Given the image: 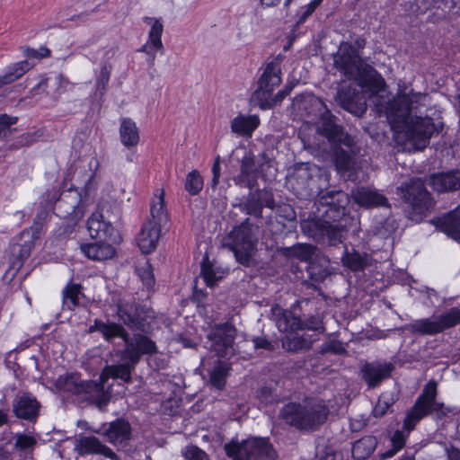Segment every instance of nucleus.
Instances as JSON below:
<instances>
[{
	"mask_svg": "<svg viewBox=\"0 0 460 460\" xmlns=\"http://www.w3.org/2000/svg\"><path fill=\"white\" fill-rule=\"evenodd\" d=\"M349 204V196L343 190H322L318 195L319 218L308 224L311 235L330 247L342 244L343 226L340 222L347 215Z\"/></svg>",
	"mask_w": 460,
	"mask_h": 460,
	"instance_id": "nucleus-1",
	"label": "nucleus"
},
{
	"mask_svg": "<svg viewBox=\"0 0 460 460\" xmlns=\"http://www.w3.org/2000/svg\"><path fill=\"white\" fill-rule=\"evenodd\" d=\"M438 383L434 379L429 380L415 400L412 407L407 411L402 430H395L390 438L391 448L379 454V460H386L395 456L406 444L409 433L425 417L431 415L436 420H442L449 412V409L441 402H438Z\"/></svg>",
	"mask_w": 460,
	"mask_h": 460,
	"instance_id": "nucleus-2",
	"label": "nucleus"
},
{
	"mask_svg": "<svg viewBox=\"0 0 460 460\" xmlns=\"http://www.w3.org/2000/svg\"><path fill=\"white\" fill-rule=\"evenodd\" d=\"M316 132L327 140L337 171L341 173L353 172L360 146L329 110L321 114Z\"/></svg>",
	"mask_w": 460,
	"mask_h": 460,
	"instance_id": "nucleus-3",
	"label": "nucleus"
},
{
	"mask_svg": "<svg viewBox=\"0 0 460 460\" xmlns=\"http://www.w3.org/2000/svg\"><path fill=\"white\" fill-rule=\"evenodd\" d=\"M328 406L318 400L286 403L279 411V417L289 427L299 431L313 432L325 423L329 416Z\"/></svg>",
	"mask_w": 460,
	"mask_h": 460,
	"instance_id": "nucleus-4",
	"label": "nucleus"
},
{
	"mask_svg": "<svg viewBox=\"0 0 460 460\" xmlns=\"http://www.w3.org/2000/svg\"><path fill=\"white\" fill-rule=\"evenodd\" d=\"M259 243V226L246 217L224 238L223 246L234 252L236 261L244 266L255 265L254 255Z\"/></svg>",
	"mask_w": 460,
	"mask_h": 460,
	"instance_id": "nucleus-5",
	"label": "nucleus"
},
{
	"mask_svg": "<svg viewBox=\"0 0 460 460\" xmlns=\"http://www.w3.org/2000/svg\"><path fill=\"white\" fill-rule=\"evenodd\" d=\"M55 386L60 391L83 394L84 400L95 404L102 411L105 409L111 399V395L104 391L102 383L81 380L77 373L59 376L55 381Z\"/></svg>",
	"mask_w": 460,
	"mask_h": 460,
	"instance_id": "nucleus-6",
	"label": "nucleus"
},
{
	"mask_svg": "<svg viewBox=\"0 0 460 460\" xmlns=\"http://www.w3.org/2000/svg\"><path fill=\"white\" fill-rule=\"evenodd\" d=\"M281 70L277 61L268 63L258 80V87L252 93V101L261 110H269L279 104L288 96L280 90L273 95L274 89L281 83Z\"/></svg>",
	"mask_w": 460,
	"mask_h": 460,
	"instance_id": "nucleus-7",
	"label": "nucleus"
},
{
	"mask_svg": "<svg viewBox=\"0 0 460 460\" xmlns=\"http://www.w3.org/2000/svg\"><path fill=\"white\" fill-rule=\"evenodd\" d=\"M225 452L233 460H276L277 453L269 438L251 437L242 442L225 444Z\"/></svg>",
	"mask_w": 460,
	"mask_h": 460,
	"instance_id": "nucleus-8",
	"label": "nucleus"
},
{
	"mask_svg": "<svg viewBox=\"0 0 460 460\" xmlns=\"http://www.w3.org/2000/svg\"><path fill=\"white\" fill-rule=\"evenodd\" d=\"M397 195L409 205V217L420 222L433 208L434 201L420 179L413 178L397 188Z\"/></svg>",
	"mask_w": 460,
	"mask_h": 460,
	"instance_id": "nucleus-9",
	"label": "nucleus"
},
{
	"mask_svg": "<svg viewBox=\"0 0 460 460\" xmlns=\"http://www.w3.org/2000/svg\"><path fill=\"white\" fill-rule=\"evenodd\" d=\"M460 324V308L452 307L447 312L433 318L415 320L403 326V330L413 335H436Z\"/></svg>",
	"mask_w": 460,
	"mask_h": 460,
	"instance_id": "nucleus-10",
	"label": "nucleus"
},
{
	"mask_svg": "<svg viewBox=\"0 0 460 460\" xmlns=\"http://www.w3.org/2000/svg\"><path fill=\"white\" fill-rule=\"evenodd\" d=\"M154 311L146 304L131 301H119L117 304V315L132 331L147 332L150 329L148 319L154 318Z\"/></svg>",
	"mask_w": 460,
	"mask_h": 460,
	"instance_id": "nucleus-11",
	"label": "nucleus"
},
{
	"mask_svg": "<svg viewBox=\"0 0 460 460\" xmlns=\"http://www.w3.org/2000/svg\"><path fill=\"white\" fill-rule=\"evenodd\" d=\"M236 328L229 322L217 323L211 327L207 335L211 351L219 358H230L234 355Z\"/></svg>",
	"mask_w": 460,
	"mask_h": 460,
	"instance_id": "nucleus-12",
	"label": "nucleus"
},
{
	"mask_svg": "<svg viewBox=\"0 0 460 460\" xmlns=\"http://www.w3.org/2000/svg\"><path fill=\"white\" fill-rule=\"evenodd\" d=\"M334 67L345 77L357 80L364 64L362 59L352 44L348 41H341L336 53L332 55Z\"/></svg>",
	"mask_w": 460,
	"mask_h": 460,
	"instance_id": "nucleus-13",
	"label": "nucleus"
},
{
	"mask_svg": "<svg viewBox=\"0 0 460 460\" xmlns=\"http://www.w3.org/2000/svg\"><path fill=\"white\" fill-rule=\"evenodd\" d=\"M234 207L248 216L253 217L256 219L262 218L263 208L274 209L275 199L271 189L268 188H256L249 191L243 196L238 204Z\"/></svg>",
	"mask_w": 460,
	"mask_h": 460,
	"instance_id": "nucleus-14",
	"label": "nucleus"
},
{
	"mask_svg": "<svg viewBox=\"0 0 460 460\" xmlns=\"http://www.w3.org/2000/svg\"><path fill=\"white\" fill-rule=\"evenodd\" d=\"M402 126L406 139L412 144L415 150L419 151H422L429 146L435 129V123L429 117L414 116Z\"/></svg>",
	"mask_w": 460,
	"mask_h": 460,
	"instance_id": "nucleus-15",
	"label": "nucleus"
},
{
	"mask_svg": "<svg viewBox=\"0 0 460 460\" xmlns=\"http://www.w3.org/2000/svg\"><path fill=\"white\" fill-rule=\"evenodd\" d=\"M146 332H139L126 336L125 348L118 351L119 358H128L132 363L138 364L142 356L157 353L155 342Z\"/></svg>",
	"mask_w": 460,
	"mask_h": 460,
	"instance_id": "nucleus-16",
	"label": "nucleus"
},
{
	"mask_svg": "<svg viewBox=\"0 0 460 460\" xmlns=\"http://www.w3.org/2000/svg\"><path fill=\"white\" fill-rule=\"evenodd\" d=\"M52 209L58 217L70 218L76 225L84 215L81 192L72 188L62 191Z\"/></svg>",
	"mask_w": 460,
	"mask_h": 460,
	"instance_id": "nucleus-17",
	"label": "nucleus"
},
{
	"mask_svg": "<svg viewBox=\"0 0 460 460\" xmlns=\"http://www.w3.org/2000/svg\"><path fill=\"white\" fill-rule=\"evenodd\" d=\"M34 246L33 234L29 231H22L14 237L10 248L11 264L5 274H10L12 279H13L22 267L24 261L30 257Z\"/></svg>",
	"mask_w": 460,
	"mask_h": 460,
	"instance_id": "nucleus-18",
	"label": "nucleus"
},
{
	"mask_svg": "<svg viewBox=\"0 0 460 460\" xmlns=\"http://www.w3.org/2000/svg\"><path fill=\"white\" fill-rule=\"evenodd\" d=\"M42 405L31 393L21 391L15 394L12 401V412L18 420L29 423H36Z\"/></svg>",
	"mask_w": 460,
	"mask_h": 460,
	"instance_id": "nucleus-19",
	"label": "nucleus"
},
{
	"mask_svg": "<svg viewBox=\"0 0 460 460\" xmlns=\"http://www.w3.org/2000/svg\"><path fill=\"white\" fill-rule=\"evenodd\" d=\"M340 107L352 115L361 118L367 112V105L363 93L354 86H341L336 93Z\"/></svg>",
	"mask_w": 460,
	"mask_h": 460,
	"instance_id": "nucleus-20",
	"label": "nucleus"
},
{
	"mask_svg": "<svg viewBox=\"0 0 460 460\" xmlns=\"http://www.w3.org/2000/svg\"><path fill=\"white\" fill-rule=\"evenodd\" d=\"M394 369V364L385 360L366 362L360 368V376L368 389H375L390 378Z\"/></svg>",
	"mask_w": 460,
	"mask_h": 460,
	"instance_id": "nucleus-21",
	"label": "nucleus"
},
{
	"mask_svg": "<svg viewBox=\"0 0 460 460\" xmlns=\"http://www.w3.org/2000/svg\"><path fill=\"white\" fill-rule=\"evenodd\" d=\"M93 433L99 434L106 438V440L112 444L118 445L128 441L131 438L132 429L130 423L123 419L119 418L111 422L102 423L99 428H90Z\"/></svg>",
	"mask_w": 460,
	"mask_h": 460,
	"instance_id": "nucleus-22",
	"label": "nucleus"
},
{
	"mask_svg": "<svg viewBox=\"0 0 460 460\" xmlns=\"http://www.w3.org/2000/svg\"><path fill=\"white\" fill-rule=\"evenodd\" d=\"M87 229L92 238L118 243L120 236L111 221L105 220L102 212H94L87 220Z\"/></svg>",
	"mask_w": 460,
	"mask_h": 460,
	"instance_id": "nucleus-23",
	"label": "nucleus"
},
{
	"mask_svg": "<svg viewBox=\"0 0 460 460\" xmlns=\"http://www.w3.org/2000/svg\"><path fill=\"white\" fill-rule=\"evenodd\" d=\"M74 449L79 456L100 455L111 460H119L115 452L94 436H81L75 439Z\"/></svg>",
	"mask_w": 460,
	"mask_h": 460,
	"instance_id": "nucleus-24",
	"label": "nucleus"
},
{
	"mask_svg": "<svg viewBox=\"0 0 460 460\" xmlns=\"http://www.w3.org/2000/svg\"><path fill=\"white\" fill-rule=\"evenodd\" d=\"M270 316L281 332H296L301 328V317L296 314L295 305L287 310L275 304L270 308Z\"/></svg>",
	"mask_w": 460,
	"mask_h": 460,
	"instance_id": "nucleus-25",
	"label": "nucleus"
},
{
	"mask_svg": "<svg viewBox=\"0 0 460 460\" xmlns=\"http://www.w3.org/2000/svg\"><path fill=\"white\" fill-rule=\"evenodd\" d=\"M351 198L357 205L367 209L385 208L390 210L387 198L376 190L364 186L358 187L352 190Z\"/></svg>",
	"mask_w": 460,
	"mask_h": 460,
	"instance_id": "nucleus-26",
	"label": "nucleus"
},
{
	"mask_svg": "<svg viewBox=\"0 0 460 460\" xmlns=\"http://www.w3.org/2000/svg\"><path fill=\"white\" fill-rule=\"evenodd\" d=\"M429 185L438 193L455 192L460 190V169L431 173Z\"/></svg>",
	"mask_w": 460,
	"mask_h": 460,
	"instance_id": "nucleus-27",
	"label": "nucleus"
},
{
	"mask_svg": "<svg viewBox=\"0 0 460 460\" xmlns=\"http://www.w3.org/2000/svg\"><path fill=\"white\" fill-rule=\"evenodd\" d=\"M342 266L353 272L363 271L371 265L372 257L367 252H359L352 248L349 250L346 245H341Z\"/></svg>",
	"mask_w": 460,
	"mask_h": 460,
	"instance_id": "nucleus-28",
	"label": "nucleus"
},
{
	"mask_svg": "<svg viewBox=\"0 0 460 460\" xmlns=\"http://www.w3.org/2000/svg\"><path fill=\"white\" fill-rule=\"evenodd\" d=\"M162 226L154 222H146L137 237V244L141 252L149 254L156 248L161 234Z\"/></svg>",
	"mask_w": 460,
	"mask_h": 460,
	"instance_id": "nucleus-29",
	"label": "nucleus"
},
{
	"mask_svg": "<svg viewBox=\"0 0 460 460\" xmlns=\"http://www.w3.org/2000/svg\"><path fill=\"white\" fill-rule=\"evenodd\" d=\"M436 227L455 241L460 242V210L456 208L434 221Z\"/></svg>",
	"mask_w": 460,
	"mask_h": 460,
	"instance_id": "nucleus-30",
	"label": "nucleus"
},
{
	"mask_svg": "<svg viewBox=\"0 0 460 460\" xmlns=\"http://www.w3.org/2000/svg\"><path fill=\"white\" fill-rule=\"evenodd\" d=\"M412 101L405 93L398 94L389 105V112L395 122L404 124L413 118L411 115Z\"/></svg>",
	"mask_w": 460,
	"mask_h": 460,
	"instance_id": "nucleus-31",
	"label": "nucleus"
},
{
	"mask_svg": "<svg viewBox=\"0 0 460 460\" xmlns=\"http://www.w3.org/2000/svg\"><path fill=\"white\" fill-rule=\"evenodd\" d=\"M273 161L268 157L266 153H261L255 157L251 152L246 153L241 160L240 172L249 173H259L264 176L267 168L272 167Z\"/></svg>",
	"mask_w": 460,
	"mask_h": 460,
	"instance_id": "nucleus-32",
	"label": "nucleus"
},
{
	"mask_svg": "<svg viewBox=\"0 0 460 460\" xmlns=\"http://www.w3.org/2000/svg\"><path fill=\"white\" fill-rule=\"evenodd\" d=\"M107 242L100 240L96 243H83L80 248L87 258L93 261H103L111 258L115 254L114 247Z\"/></svg>",
	"mask_w": 460,
	"mask_h": 460,
	"instance_id": "nucleus-33",
	"label": "nucleus"
},
{
	"mask_svg": "<svg viewBox=\"0 0 460 460\" xmlns=\"http://www.w3.org/2000/svg\"><path fill=\"white\" fill-rule=\"evenodd\" d=\"M358 79H361L363 85L368 87L374 93H378L385 87V81L376 68L368 64H364Z\"/></svg>",
	"mask_w": 460,
	"mask_h": 460,
	"instance_id": "nucleus-34",
	"label": "nucleus"
},
{
	"mask_svg": "<svg viewBox=\"0 0 460 460\" xmlns=\"http://www.w3.org/2000/svg\"><path fill=\"white\" fill-rule=\"evenodd\" d=\"M399 227L398 221L390 214L385 218H376L371 226V233L374 236L387 240L394 239V234Z\"/></svg>",
	"mask_w": 460,
	"mask_h": 460,
	"instance_id": "nucleus-35",
	"label": "nucleus"
},
{
	"mask_svg": "<svg viewBox=\"0 0 460 460\" xmlns=\"http://www.w3.org/2000/svg\"><path fill=\"white\" fill-rule=\"evenodd\" d=\"M123 362L107 366L101 377L106 374L114 379H120L125 383L131 382V373L135 370L137 363H132L128 358H120Z\"/></svg>",
	"mask_w": 460,
	"mask_h": 460,
	"instance_id": "nucleus-36",
	"label": "nucleus"
},
{
	"mask_svg": "<svg viewBox=\"0 0 460 460\" xmlns=\"http://www.w3.org/2000/svg\"><path fill=\"white\" fill-rule=\"evenodd\" d=\"M231 370L230 364L217 359L215 361L213 367L208 371L209 385L216 390L221 391L225 388L226 378Z\"/></svg>",
	"mask_w": 460,
	"mask_h": 460,
	"instance_id": "nucleus-37",
	"label": "nucleus"
},
{
	"mask_svg": "<svg viewBox=\"0 0 460 460\" xmlns=\"http://www.w3.org/2000/svg\"><path fill=\"white\" fill-rule=\"evenodd\" d=\"M119 138L124 146L131 148L139 142V130L136 123L129 118L120 119Z\"/></svg>",
	"mask_w": 460,
	"mask_h": 460,
	"instance_id": "nucleus-38",
	"label": "nucleus"
},
{
	"mask_svg": "<svg viewBox=\"0 0 460 460\" xmlns=\"http://www.w3.org/2000/svg\"><path fill=\"white\" fill-rule=\"evenodd\" d=\"M315 339L310 335H299L296 332H290L282 339V347L289 352H298L300 350L309 349Z\"/></svg>",
	"mask_w": 460,
	"mask_h": 460,
	"instance_id": "nucleus-39",
	"label": "nucleus"
},
{
	"mask_svg": "<svg viewBox=\"0 0 460 460\" xmlns=\"http://www.w3.org/2000/svg\"><path fill=\"white\" fill-rule=\"evenodd\" d=\"M377 438L375 436H365L352 445V456L356 460H365L375 451L377 446Z\"/></svg>",
	"mask_w": 460,
	"mask_h": 460,
	"instance_id": "nucleus-40",
	"label": "nucleus"
},
{
	"mask_svg": "<svg viewBox=\"0 0 460 460\" xmlns=\"http://www.w3.org/2000/svg\"><path fill=\"white\" fill-rule=\"evenodd\" d=\"M260 120L257 116L239 115L231 121V129L234 133L241 136H251L259 126Z\"/></svg>",
	"mask_w": 460,
	"mask_h": 460,
	"instance_id": "nucleus-41",
	"label": "nucleus"
},
{
	"mask_svg": "<svg viewBox=\"0 0 460 460\" xmlns=\"http://www.w3.org/2000/svg\"><path fill=\"white\" fill-rule=\"evenodd\" d=\"M33 66L28 60H22L13 64L5 69L3 75H0V88L21 78L27 71Z\"/></svg>",
	"mask_w": 460,
	"mask_h": 460,
	"instance_id": "nucleus-42",
	"label": "nucleus"
},
{
	"mask_svg": "<svg viewBox=\"0 0 460 460\" xmlns=\"http://www.w3.org/2000/svg\"><path fill=\"white\" fill-rule=\"evenodd\" d=\"M82 294V286L77 283L69 282L62 290L63 306L68 310H74L79 305V296Z\"/></svg>",
	"mask_w": 460,
	"mask_h": 460,
	"instance_id": "nucleus-43",
	"label": "nucleus"
},
{
	"mask_svg": "<svg viewBox=\"0 0 460 460\" xmlns=\"http://www.w3.org/2000/svg\"><path fill=\"white\" fill-rule=\"evenodd\" d=\"M144 22L151 24V29L148 33L149 41L155 49H163L164 45L161 40L164 26L160 20L152 17H145Z\"/></svg>",
	"mask_w": 460,
	"mask_h": 460,
	"instance_id": "nucleus-44",
	"label": "nucleus"
},
{
	"mask_svg": "<svg viewBox=\"0 0 460 460\" xmlns=\"http://www.w3.org/2000/svg\"><path fill=\"white\" fill-rule=\"evenodd\" d=\"M314 247L309 244H296L291 247L284 248L283 254L287 257L296 258L303 261L312 262L314 256Z\"/></svg>",
	"mask_w": 460,
	"mask_h": 460,
	"instance_id": "nucleus-45",
	"label": "nucleus"
},
{
	"mask_svg": "<svg viewBox=\"0 0 460 460\" xmlns=\"http://www.w3.org/2000/svg\"><path fill=\"white\" fill-rule=\"evenodd\" d=\"M150 214L152 218L147 222H154L160 226L167 222L168 215L164 210V191L161 192L157 201L151 204Z\"/></svg>",
	"mask_w": 460,
	"mask_h": 460,
	"instance_id": "nucleus-46",
	"label": "nucleus"
},
{
	"mask_svg": "<svg viewBox=\"0 0 460 460\" xmlns=\"http://www.w3.org/2000/svg\"><path fill=\"white\" fill-rule=\"evenodd\" d=\"M128 333V332L121 324L107 322L102 335L107 342H113L116 338H121L125 341Z\"/></svg>",
	"mask_w": 460,
	"mask_h": 460,
	"instance_id": "nucleus-47",
	"label": "nucleus"
},
{
	"mask_svg": "<svg viewBox=\"0 0 460 460\" xmlns=\"http://www.w3.org/2000/svg\"><path fill=\"white\" fill-rule=\"evenodd\" d=\"M111 66L103 64L102 66L101 71L98 75H96L95 79V96L100 100L104 96L107 91V85L111 78Z\"/></svg>",
	"mask_w": 460,
	"mask_h": 460,
	"instance_id": "nucleus-48",
	"label": "nucleus"
},
{
	"mask_svg": "<svg viewBox=\"0 0 460 460\" xmlns=\"http://www.w3.org/2000/svg\"><path fill=\"white\" fill-rule=\"evenodd\" d=\"M135 271L147 289L153 288L155 279L153 273V268L149 261H146L145 262L137 265Z\"/></svg>",
	"mask_w": 460,
	"mask_h": 460,
	"instance_id": "nucleus-49",
	"label": "nucleus"
},
{
	"mask_svg": "<svg viewBox=\"0 0 460 460\" xmlns=\"http://www.w3.org/2000/svg\"><path fill=\"white\" fill-rule=\"evenodd\" d=\"M184 187L186 191L192 196L198 195L201 191L203 179L199 171L193 170L187 174Z\"/></svg>",
	"mask_w": 460,
	"mask_h": 460,
	"instance_id": "nucleus-50",
	"label": "nucleus"
},
{
	"mask_svg": "<svg viewBox=\"0 0 460 460\" xmlns=\"http://www.w3.org/2000/svg\"><path fill=\"white\" fill-rule=\"evenodd\" d=\"M201 275L204 279L205 283L208 287H213L217 284V280L221 279V277L217 276V272L208 260V255L203 258L201 262Z\"/></svg>",
	"mask_w": 460,
	"mask_h": 460,
	"instance_id": "nucleus-51",
	"label": "nucleus"
},
{
	"mask_svg": "<svg viewBox=\"0 0 460 460\" xmlns=\"http://www.w3.org/2000/svg\"><path fill=\"white\" fill-rule=\"evenodd\" d=\"M14 438V447L19 451L32 452L37 444V439L30 434L16 433Z\"/></svg>",
	"mask_w": 460,
	"mask_h": 460,
	"instance_id": "nucleus-52",
	"label": "nucleus"
},
{
	"mask_svg": "<svg viewBox=\"0 0 460 460\" xmlns=\"http://www.w3.org/2000/svg\"><path fill=\"white\" fill-rule=\"evenodd\" d=\"M233 181L236 186L248 189L249 190L256 189L258 186L257 173L240 172L236 176L233 178Z\"/></svg>",
	"mask_w": 460,
	"mask_h": 460,
	"instance_id": "nucleus-53",
	"label": "nucleus"
},
{
	"mask_svg": "<svg viewBox=\"0 0 460 460\" xmlns=\"http://www.w3.org/2000/svg\"><path fill=\"white\" fill-rule=\"evenodd\" d=\"M306 273L308 275V279L312 281V285L319 284L327 278L328 270L326 268L319 266L314 262H309L306 267Z\"/></svg>",
	"mask_w": 460,
	"mask_h": 460,
	"instance_id": "nucleus-54",
	"label": "nucleus"
},
{
	"mask_svg": "<svg viewBox=\"0 0 460 460\" xmlns=\"http://www.w3.org/2000/svg\"><path fill=\"white\" fill-rule=\"evenodd\" d=\"M322 2L323 0H313L308 4L302 6L300 11L297 13V20L296 22L295 28H298L303 24L307 18L313 14Z\"/></svg>",
	"mask_w": 460,
	"mask_h": 460,
	"instance_id": "nucleus-55",
	"label": "nucleus"
},
{
	"mask_svg": "<svg viewBox=\"0 0 460 460\" xmlns=\"http://www.w3.org/2000/svg\"><path fill=\"white\" fill-rule=\"evenodd\" d=\"M299 330H309L323 332L324 326L321 317L318 314H314L310 315L305 319H301V328Z\"/></svg>",
	"mask_w": 460,
	"mask_h": 460,
	"instance_id": "nucleus-56",
	"label": "nucleus"
},
{
	"mask_svg": "<svg viewBox=\"0 0 460 460\" xmlns=\"http://www.w3.org/2000/svg\"><path fill=\"white\" fill-rule=\"evenodd\" d=\"M17 120V117H11L7 114L0 115V139L7 138L12 134V126L16 124Z\"/></svg>",
	"mask_w": 460,
	"mask_h": 460,
	"instance_id": "nucleus-57",
	"label": "nucleus"
},
{
	"mask_svg": "<svg viewBox=\"0 0 460 460\" xmlns=\"http://www.w3.org/2000/svg\"><path fill=\"white\" fill-rule=\"evenodd\" d=\"M252 341L255 349H263L267 351H273L275 349V341L264 333L258 336H252Z\"/></svg>",
	"mask_w": 460,
	"mask_h": 460,
	"instance_id": "nucleus-58",
	"label": "nucleus"
},
{
	"mask_svg": "<svg viewBox=\"0 0 460 460\" xmlns=\"http://www.w3.org/2000/svg\"><path fill=\"white\" fill-rule=\"evenodd\" d=\"M321 352L323 354L332 353L334 355H344L347 353V350L343 342L338 340H332L322 345Z\"/></svg>",
	"mask_w": 460,
	"mask_h": 460,
	"instance_id": "nucleus-59",
	"label": "nucleus"
},
{
	"mask_svg": "<svg viewBox=\"0 0 460 460\" xmlns=\"http://www.w3.org/2000/svg\"><path fill=\"white\" fill-rule=\"evenodd\" d=\"M258 399L265 404H272L278 402L276 390L270 386H262L257 391Z\"/></svg>",
	"mask_w": 460,
	"mask_h": 460,
	"instance_id": "nucleus-60",
	"label": "nucleus"
},
{
	"mask_svg": "<svg viewBox=\"0 0 460 460\" xmlns=\"http://www.w3.org/2000/svg\"><path fill=\"white\" fill-rule=\"evenodd\" d=\"M47 216L48 212L41 210L36 215L31 226L30 228L24 229L23 231H29L33 234L34 240L36 241L40 237V233L42 230V226L47 218Z\"/></svg>",
	"mask_w": 460,
	"mask_h": 460,
	"instance_id": "nucleus-61",
	"label": "nucleus"
},
{
	"mask_svg": "<svg viewBox=\"0 0 460 460\" xmlns=\"http://www.w3.org/2000/svg\"><path fill=\"white\" fill-rule=\"evenodd\" d=\"M183 456L187 460H209L208 454L194 445L186 447Z\"/></svg>",
	"mask_w": 460,
	"mask_h": 460,
	"instance_id": "nucleus-62",
	"label": "nucleus"
},
{
	"mask_svg": "<svg viewBox=\"0 0 460 460\" xmlns=\"http://www.w3.org/2000/svg\"><path fill=\"white\" fill-rule=\"evenodd\" d=\"M38 137L39 136L37 135V132L24 133L17 137L15 142L11 145V147L20 148L23 146H29L36 142Z\"/></svg>",
	"mask_w": 460,
	"mask_h": 460,
	"instance_id": "nucleus-63",
	"label": "nucleus"
},
{
	"mask_svg": "<svg viewBox=\"0 0 460 460\" xmlns=\"http://www.w3.org/2000/svg\"><path fill=\"white\" fill-rule=\"evenodd\" d=\"M393 400L385 401L384 396H381L373 409V415L376 418L383 417L393 404Z\"/></svg>",
	"mask_w": 460,
	"mask_h": 460,
	"instance_id": "nucleus-64",
	"label": "nucleus"
}]
</instances>
